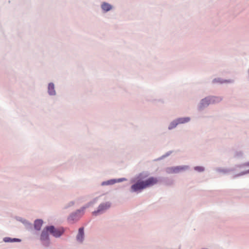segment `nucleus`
<instances>
[{
	"instance_id": "39448f33",
	"label": "nucleus",
	"mask_w": 249,
	"mask_h": 249,
	"mask_svg": "<svg viewBox=\"0 0 249 249\" xmlns=\"http://www.w3.org/2000/svg\"><path fill=\"white\" fill-rule=\"evenodd\" d=\"M215 98H206L201 101V105L202 107L209 105L210 104L213 103L215 101Z\"/></svg>"
},
{
	"instance_id": "9b49d317",
	"label": "nucleus",
	"mask_w": 249,
	"mask_h": 249,
	"mask_svg": "<svg viewBox=\"0 0 249 249\" xmlns=\"http://www.w3.org/2000/svg\"><path fill=\"white\" fill-rule=\"evenodd\" d=\"M77 213H80V211H78L77 213H76L74 214H72L68 218V220L70 222L73 221L74 220H77L79 218V217H77Z\"/></svg>"
},
{
	"instance_id": "f8f14e48",
	"label": "nucleus",
	"mask_w": 249,
	"mask_h": 249,
	"mask_svg": "<svg viewBox=\"0 0 249 249\" xmlns=\"http://www.w3.org/2000/svg\"><path fill=\"white\" fill-rule=\"evenodd\" d=\"M111 8V6L107 3L104 2L102 5V8L106 12L110 10Z\"/></svg>"
},
{
	"instance_id": "7ed1b4c3",
	"label": "nucleus",
	"mask_w": 249,
	"mask_h": 249,
	"mask_svg": "<svg viewBox=\"0 0 249 249\" xmlns=\"http://www.w3.org/2000/svg\"><path fill=\"white\" fill-rule=\"evenodd\" d=\"M187 166H179L169 167L167 169V172L169 174L178 173L181 171L187 169Z\"/></svg>"
},
{
	"instance_id": "dca6fc26",
	"label": "nucleus",
	"mask_w": 249,
	"mask_h": 249,
	"mask_svg": "<svg viewBox=\"0 0 249 249\" xmlns=\"http://www.w3.org/2000/svg\"><path fill=\"white\" fill-rule=\"evenodd\" d=\"M13 242L14 241H20V240L17 238H13L12 239Z\"/></svg>"
},
{
	"instance_id": "423d86ee",
	"label": "nucleus",
	"mask_w": 249,
	"mask_h": 249,
	"mask_svg": "<svg viewBox=\"0 0 249 249\" xmlns=\"http://www.w3.org/2000/svg\"><path fill=\"white\" fill-rule=\"evenodd\" d=\"M110 206V205L109 203H106L102 204L99 206L98 210L97 211L94 212L93 213L94 214H96L98 213L107 209Z\"/></svg>"
},
{
	"instance_id": "0eeeda50",
	"label": "nucleus",
	"mask_w": 249,
	"mask_h": 249,
	"mask_svg": "<svg viewBox=\"0 0 249 249\" xmlns=\"http://www.w3.org/2000/svg\"><path fill=\"white\" fill-rule=\"evenodd\" d=\"M84 228H80L78 231V233L77 235V240L80 242H82L84 239Z\"/></svg>"
},
{
	"instance_id": "1a4fd4ad",
	"label": "nucleus",
	"mask_w": 249,
	"mask_h": 249,
	"mask_svg": "<svg viewBox=\"0 0 249 249\" xmlns=\"http://www.w3.org/2000/svg\"><path fill=\"white\" fill-rule=\"evenodd\" d=\"M48 92L50 95H54L55 93L54 85L53 83H50L48 85Z\"/></svg>"
},
{
	"instance_id": "2eb2a0df",
	"label": "nucleus",
	"mask_w": 249,
	"mask_h": 249,
	"mask_svg": "<svg viewBox=\"0 0 249 249\" xmlns=\"http://www.w3.org/2000/svg\"><path fill=\"white\" fill-rule=\"evenodd\" d=\"M4 241L5 242H13L12 239H11L9 237H6L4 239Z\"/></svg>"
},
{
	"instance_id": "6e6552de",
	"label": "nucleus",
	"mask_w": 249,
	"mask_h": 249,
	"mask_svg": "<svg viewBox=\"0 0 249 249\" xmlns=\"http://www.w3.org/2000/svg\"><path fill=\"white\" fill-rule=\"evenodd\" d=\"M43 224V221L41 219H37L35 221L34 227L37 230H40Z\"/></svg>"
},
{
	"instance_id": "f257e3e1",
	"label": "nucleus",
	"mask_w": 249,
	"mask_h": 249,
	"mask_svg": "<svg viewBox=\"0 0 249 249\" xmlns=\"http://www.w3.org/2000/svg\"><path fill=\"white\" fill-rule=\"evenodd\" d=\"M158 181L157 178L151 177L145 181H139L133 184L131 186V189L133 191L136 192L153 186L156 184Z\"/></svg>"
},
{
	"instance_id": "20e7f679",
	"label": "nucleus",
	"mask_w": 249,
	"mask_h": 249,
	"mask_svg": "<svg viewBox=\"0 0 249 249\" xmlns=\"http://www.w3.org/2000/svg\"><path fill=\"white\" fill-rule=\"evenodd\" d=\"M190 120L189 118H182L177 120V122H173L169 126V129L175 127L178 124H182L188 122Z\"/></svg>"
},
{
	"instance_id": "4468645a",
	"label": "nucleus",
	"mask_w": 249,
	"mask_h": 249,
	"mask_svg": "<svg viewBox=\"0 0 249 249\" xmlns=\"http://www.w3.org/2000/svg\"><path fill=\"white\" fill-rule=\"evenodd\" d=\"M195 170L198 172H202L204 171V168L201 166H196L195 167Z\"/></svg>"
},
{
	"instance_id": "f03ea898",
	"label": "nucleus",
	"mask_w": 249,
	"mask_h": 249,
	"mask_svg": "<svg viewBox=\"0 0 249 249\" xmlns=\"http://www.w3.org/2000/svg\"><path fill=\"white\" fill-rule=\"evenodd\" d=\"M46 229L55 237H60L64 232V229L63 228H55L53 226L47 227Z\"/></svg>"
},
{
	"instance_id": "ddd939ff",
	"label": "nucleus",
	"mask_w": 249,
	"mask_h": 249,
	"mask_svg": "<svg viewBox=\"0 0 249 249\" xmlns=\"http://www.w3.org/2000/svg\"><path fill=\"white\" fill-rule=\"evenodd\" d=\"M116 182V181L115 180H108L107 181H105V182H102V185H105L112 184L115 183Z\"/></svg>"
},
{
	"instance_id": "9d476101",
	"label": "nucleus",
	"mask_w": 249,
	"mask_h": 249,
	"mask_svg": "<svg viewBox=\"0 0 249 249\" xmlns=\"http://www.w3.org/2000/svg\"><path fill=\"white\" fill-rule=\"evenodd\" d=\"M48 232L49 231H47L46 228L42 231L40 237L41 240H45L48 239Z\"/></svg>"
},
{
	"instance_id": "f3484780",
	"label": "nucleus",
	"mask_w": 249,
	"mask_h": 249,
	"mask_svg": "<svg viewBox=\"0 0 249 249\" xmlns=\"http://www.w3.org/2000/svg\"><path fill=\"white\" fill-rule=\"evenodd\" d=\"M124 180V178H123V179H120L118 180V181H122V180Z\"/></svg>"
}]
</instances>
